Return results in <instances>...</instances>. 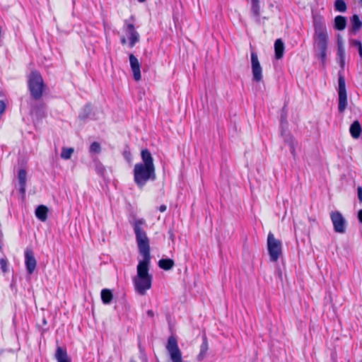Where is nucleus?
<instances>
[{"mask_svg": "<svg viewBox=\"0 0 362 362\" xmlns=\"http://www.w3.org/2000/svg\"><path fill=\"white\" fill-rule=\"evenodd\" d=\"M132 224L139 253L143 257V259L139 262L136 268V276L134 278L144 279V277H152L148 272L151 261L149 240L143 229L145 221L142 218L135 219Z\"/></svg>", "mask_w": 362, "mask_h": 362, "instance_id": "f257e3e1", "label": "nucleus"}, {"mask_svg": "<svg viewBox=\"0 0 362 362\" xmlns=\"http://www.w3.org/2000/svg\"><path fill=\"white\" fill-rule=\"evenodd\" d=\"M141 163L135 164L134 167V180L136 185L143 188L148 181H154L156 179V168L153 158L148 149H143L141 152Z\"/></svg>", "mask_w": 362, "mask_h": 362, "instance_id": "f03ea898", "label": "nucleus"}, {"mask_svg": "<svg viewBox=\"0 0 362 362\" xmlns=\"http://www.w3.org/2000/svg\"><path fill=\"white\" fill-rule=\"evenodd\" d=\"M328 40L329 36L326 27L323 24H316L313 36L314 51L315 57L320 60L323 66L326 63Z\"/></svg>", "mask_w": 362, "mask_h": 362, "instance_id": "7ed1b4c3", "label": "nucleus"}, {"mask_svg": "<svg viewBox=\"0 0 362 362\" xmlns=\"http://www.w3.org/2000/svg\"><path fill=\"white\" fill-rule=\"evenodd\" d=\"M28 83L31 96L35 100H39L42 95L44 88V81L41 75L37 71H32L28 76Z\"/></svg>", "mask_w": 362, "mask_h": 362, "instance_id": "20e7f679", "label": "nucleus"}, {"mask_svg": "<svg viewBox=\"0 0 362 362\" xmlns=\"http://www.w3.org/2000/svg\"><path fill=\"white\" fill-rule=\"evenodd\" d=\"M267 250L270 260L273 262H277L282 254L281 243L275 238L272 232H269L267 236Z\"/></svg>", "mask_w": 362, "mask_h": 362, "instance_id": "39448f33", "label": "nucleus"}, {"mask_svg": "<svg viewBox=\"0 0 362 362\" xmlns=\"http://www.w3.org/2000/svg\"><path fill=\"white\" fill-rule=\"evenodd\" d=\"M338 96V110L340 112H344L347 107L348 101L345 79L344 76L341 75V71H339V73Z\"/></svg>", "mask_w": 362, "mask_h": 362, "instance_id": "423d86ee", "label": "nucleus"}, {"mask_svg": "<svg viewBox=\"0 0 362 362\" xmlns=\"http://www.w3.org/2000/svg\"><path fill=\"white\" fill-rule=\"evenodd\" d=\"M166 349L171 362H182V353L178 347L177 339L174 337L168 338Z\"/></svg>", "mask_w": 362, "mask_h": 362, "instance_id": "0eeeda50", "label": "nucleus"}, {"mask_svg": "<svg viewBox=\"0 0 362 362\" xmlns=\"http://www.w3.org/2000/svg\"><path fill=\"white\" fill-rule=\"evenodd\" d=\"M330 218L333 224L334 230L338 233H344L346 231V221L339 211H332Z\"/></svg>", "mask_w": 362, "mask_h": 362, "instance_id": "6e6552de", "label": "nucleus"}, {"mask_svg": "<svg viewBox=\"0 0 362 362\" xmlns=\"http://www.w3.org/2000/svg\"><path fill=\"white\" fill-rule=\"evenodd\" d=\"M133 282L136 291L140 295H145L146 291L151 288L152 277L134 278Z\"/></svg>", "mask_w": 362, "mask_h": 362, "instance_id": "1a4fd4ad", "label": "nucleus"}, {"mask_svg": "<svg viewBox=\"0 0 362 362\" xmlns=\"http://www.w3.org/2000/svg\"><path fill=\"white\" fill-rule=\"evenodd\" d=\"M251 66L253 80L259 82L262 79V69L258 59L257 53H251Z\"/></svg>", "mask_w": 362, "mask_h": 362, "instance_id": "9d476101", "label": "nucleus"}, {"mask_svg": "<svg viewBox=\"0 0 362 362\" xmlns=\"http://www.w3.org/2000/svg\"><path fill=\"white\" fill-rule=\"evenodd\" d=\"M25 264L28 273L32 274L36 268L37 261L33 252L30 249H26L25 251Z\"/></svg>", "mask_w": 362, "mask_h": 362, "instance_id": "9b49d317", "label": "nucleus"}, {"mask_svg": "<svg viewBox=\"0 0 362 362\" xmlns=\"http://www.w3.org/2000/svg\"><path fill=\"white\" fill-rule=\"evenodd\" d=\"M281 134L284 139V142L288 145V146L290 148L291 153L292 154L293 158H295L296 156V142L294 138L291 134V133L285 129H281Z\"/></svg>", "mask_w": 362, "mask_h": 362, "instance_id": "f8f14e48", "label": "nucleus"}, {"mask_svg": "<svg viewBox=\"0 0 362 362\" xmlns=\"http://www.w3.org/2000/svg\"><path fill=\"white\" fill-rule=\"evenodd\" d=\"M124 30L129 36V47H133L139 41V34L135 30L133 24H127L124 27Z\"/></svg>", "mask_w": 362, "mask_h": 362, "instance_id": "ddd939ff", "label": "nucleus"}, {"mask_svg": "<svg viewBox=\"0 0 362 362\" xmlns=\"http://www.w3.org/2000/svg\"><path fill=\"white\" fill-rule=\"evenodd\" d=\"M129 63L131 69L133 71V76L135 81H138L141 79V71H140V64L137 59V58L133 54H131L129 55Z\"/></svg>", "mask_w": 362, "mask_h": 362, "instance_id": "4468645a", "label": "nucleus"}, {"mask_svg": "<svg viewBox=\"0 0 362 362\" xmlns=\"http://www.w3.org/2000/svg\"><path fill=\"white\" fill-rule=\"evenodd\" d=\"M26 177H27L26 171L24 169L19 170L18 173V179L19 185H20L19 190L23 196H24L25 193Z\"/></svg>", "mask_w": 362, "mask_h": 362, "instance_id": "2eb2a0df", "label": "nucleus"}, {"mask_svg": "<svg viewBox=\"0 0 362 362\" xmlns=\"http://www.w3.org/2000/svg\"><path fill=\"white\" fill-rule=\"evenodd\" d=\"M337 59L341 69L343 70L345 66V49L340 40H338Z\"/></svg>", "mask_w": 362, "mask_h": 362, "instance_id": "dca6fc26", "label": "nucleus"}, {"mask_svg": "<svg viewBox=\"0 0 362 362\" xmlns=\"http://www.w3.org/2000/svg\"><path fill=\"white\" fill-rule=\"evenodd\" d=\"M48 208L45 205L38 206L35 211L36 217L42 222L47 219Z\"/></svg>", "mask_w": 362, "mask_h": 362, "instance_id": "f3484780", "label": "nucleus"}, {"mask_svg": "<svg viewBox=\"0 0 362 362\" xmlns=\"http://www.w3.org/2000/svg\"><path fill=\"white\" fill-rule=\"evenodd\" d=\"M349 132L354 139H358L361 134V126L358 120L354 121L350 126Z\"/></svg>", "mask_w": 362, "mask_h": 362, "instance_id": "a211bd4d", "label": "nucleus"}, {"mask_svg": "<svg viewBox=\"0 0 362 362\" xmlns=\"http://www.w3.org/2000/svg\"><path fill=\"white\" fill-rule=\"evenodd\" d=\"M202 340H203L202 343L200 346L199 354L197 356V360L198 361H202L205 358V357L206 356V354H207L208 349H209L208 341H207L206 336L203 337Z\"/></svg>", "mask_w": 362, "mask_h": 362, "instance_id": "6ab92c4d", "label": "nucleus"}, {"mask_svg": "<svg viewBox=\"0 0 362 362\" xmlns=\"http://www.w3.org/2000/svg\"><path fill=\"white\" fill-rule=\"evenodd\" d=\"M275 57L280 59L283 57L284 52V44L281 39H277L274 42Z\"/></svg>", "mask_w": 362, "mask_h": 362, "instance_id": "aec40b11", "label": "nucleus"}, {"mask_svg": "<svg viewBox=\"0 0 362 362\" xmlns=\"http://www.w3.org/2000/svg\"><path fill=\"white\" fill-rule=\"evenodd\" d=\"M55 358L57 362H71L68 358L67 352L65 349L58 346L55 353Z\"/></svg>", "mask_w": 362, "mask_h": 362, "instance_id": "412c9836", "label": "nucleus"}, {"mask_svg": "<svg viewBox=\"0 0 362 362\" xmlns=\"http://www.w3.org/2000/svg\"><path fill=\"white\" fill-rule=\"evenodd\" d=\"M101 300L102 302L105 304L108 305L111 303L113 298V294L111 291V290L108 288H104L101 291Z\"/></svg>", "mask_w": 362, "mask_h": 362, "instance_id": "4be33fe9", "label": "nucleus"}, {"mask_svg": "<svg viewBox=\"0 0 362 362\" xmlns=\"http://www.w3.org/2000/svg\"><path fill=\"white\" fill-rule=\"evenodd\" d=\"M31 112L35 114L38 117H44L45 116V105L44 103H40L39 105L33 106Z\"/></svg>", "mask_w": 362, "mask_h": 362, "instance_id": "5701e85b", "label": "nucleus"}, {"mask_svg": "<svg viewBox=\"0 0 362 362\" xmlns=\"http://www.w3.org/2000/svg\"><path fill=\"white\" fill-rule=\"evenodd\" d=\"M175 265V262L171 259H161L158 261V266L164 270H170Z\"/></svg>", "mask_w": 362, "mask_h": 362, "instance_id": "b1692460", "label": "nucleus"}, {"mask_svg": "<svg viewBox=\"0 0 362 362\" xmlns=\"http://www.w3.org/2000/svg\"><path fill=\"white\" fill-rule=\"evenodd\" d=\"M74 150L73 148L63 147L61 153V158L64 160L70 159Z\"/></svg>", "mask_w": 362, "mask_h": 362, "instance_id": "393cba45", "label": "nucleus"}, {"mask_svg": "<svg viewBox=\"0 0 362 362\" xmlns=\"http://www.w3.org/2000/svg\"><path fill=\"white\" fill-rule=\"evenodd\" d=\"M334 8L337 11L344 12L347 6L344 0H336L334 2Z\"/></svg>", "mask_w": 362, "mask_h": 362, "instance_id": "a878e982", "label": "nucleus"}, {"mask_svg": "<svg viewBox=\"0 0 362 362\" xmlns=\"http://www.w3.org/2000/svg\"><path fill=\"white\" fill-rule=\"evenodd\" d=\"M252 11L255 16H259L260 12L259 0H251Z\"/></svg>", "mask_w": 362, "mask_h": 362, "instance_id": "bb28decb", "label": "nucleus"}, {"mask_svg": "<svg viewBox=\"0 0 362 362\" xmlns=\"http://www.w3.org/2000/svg\"><path fill=\"white\" fill-rule=\"evenodd\" d=\"M101 151V147L98 142L94 141L90 144V153H100Z\"/></svg>", "mask_w": 362, "mask_h": 362, "instance_id": "cd10ccee", "label": "nucleus"}, {"mask_svg": "<svg viewBox=\"0 0 362 362\" xmlns=\"http://www.w3.org/2000/svg\"><path fill=\"white\" fill-rule=\"evenodd\" d=\"M91 107L90 105H86L82 110V112L79 115V118L82 120L86 119L90 113Z\"/></svg>", "mask_w": 362, "mask_h": 362, "instance_id": "c85d7f7f", "label": "nucleus"}, {"mask_svg": "<svg viewBox=\"0 0 362 362\" xmlns=\"http://www.w3.org/2000/svg\"><path fill=\"white\" fill-rule=\"evenodd\" d=\"M0 268L4 273L8 271V261L6 259H0Z\"/></svg>", "mask_w": 362, "mask_h": 362, "instance_id": "c756f323", "label": "nucleus"}, {"mask_svg": "<svg viewBox=\"0 0 362 362\" xmlns=\"http://www.w3.org/2000/svg\"><path fill=\"white\" fill-rule=\"evenodd\" d=\"M334 23H346V18L343 16H337L334 18Z\"/></svg>", "mask_w": 362, "mask_h": 362, "instance_id": "7c9ffc66", "label": "nucleus"}, {"mask_svg": "<svg viewBox=\"0 0 362 362\" xmlns=\"http://www.w3.org/2000/svg\"><path fill=\"white\" fill-rule=\"evenodd\" d=\"M354 44L356 47H358V53L361 57H362V45L361 42L358 40H354Z\"/></svg>", "mask_w": 362, "mask_h": 362, "instance_id": "2f4dec72", "label": "nucleus"}, {"mask_svg": "<svg viewBox=\"0 0 362 362\" xmlns=\"http://www.w3.org/2000/svg\"><path fill=\"white\" fill-rule=\"evenodd\" d=\"M96 170H97L98 173H99L100 175H103L104 173L105 169L103 165L98 164L96 166Z\"/></svg>", "mask_w": 362, "mask_h": 362, "instance_id": "473e14b6", "label": "nucleus"}, {"mask_svg": "<svg viewBox=\"0 0 362 362\" xmlns=\"http://www.w3.org/2000/svg\"><path fill=\"white\" fill-rule=\"evenodd\" d=\"M350 23H361L358 16L356 14L353 15L351 18Z\"/></svg>", "mask_w": 362, "mask_h": 362, "instance_id": "72a5a7b5", "label": "nucleus"}, {"mask_svg": "<svg viewBox=\"0 0 362 362\" xmlns=\"http://www.w3.org/2000/svg\"><path fill=\"white\" fill-rule=\"evenodd\" d=\"M357 195L360 202H362V187L360 186L357 188Z\"/></svg>", "mask_w": 362, "mask_h": 362, "instance_id": "f704fd0d", "label": "nucleus"}, {"mask_svg": "<svg viewBox=\"0 0 362 362\" xmlns=\"http://www.w3.org/2000/svg\"><path fill=\"white\" fill-rule=\"evenodd\" d=\"M346 24H334V28L337 30H343Z\"/></svg>", "mask_w": 362, "mask_h": 362, "instance_id": "c9c22d12", "label": "nucleus"}, {"mask_svg": "<svg viewBox=\"0 0 362 362\" xmlns=\"http://www.w3.org/2000/svg\"><path fill=\"white\" fill-rule=\"evenodd\" d=\"M281 129H284V125H287V121L284 116H281Z\"/></svg>", "mask_w": 362, "mask_h": 362, "instance_id": "e433bc0d", "label": "nucleus"}, {"mask_svg": "<svg viewBox=\"0 0 362 362\" xmlns=\"http://www.w3.org/2000/svg\"><path fill=\"white\" fill-rule=\"evenodd\" d=\"M5 103L0 100V115L3 113V112L5 110Z\"/></svg>", "mask_w": 362, "mask_h": 362, "instance_id": "4c0bfd02", "label": "nucleus"}, {"mask_svg": "<svg viewBox=\"0 0 362 362\" xmlns=\"http://www.w3.org/2000/svg\"><path fill=\"white\" fill-rule=\"evenodd\" d=\"M124 158H125L128 161H129V160H131V153H130V152L125 151L124 152Z\"/></svg>", "mask_w": 362, "mask_h": 362, "instance_id": "58836bf2", "label": "nucleus"}, {"mask_svg": "<svg viewBox=\"0 0 362 362\" xmlns=\"http://www.w3.org/2000/svg\"><path fill=\"white\" fill-rule=\"evenodd\" d=\"M168 235H169V238L170 239L173 241L174 239H175V234L173 233V231L172 230H168Z\"/></svg>", "mask_w": 362, "mask_h": 362, "instance_id": "ea45409f", "label": "nucleus"}, {"mask_svg": "<svg viewBox=\"0 0 362 362\" xmlns=\"http://www.w3.org/2000/svg\"><path fill=\"white\" fill-rule=\"evenodd\" d=\"M146 315L149 317H153L154 316V313L152 310H148L147 312H146Z\"/></svg>", "mask_w": 362, "mask_h": 362, "instance_id": "a19ab883", "label": "nucleus"}, {"mask_svg": "<svg viewBox=\"0 0 362 362\" xmlns=\"http://www.w3.org/2000/svg\"><path fill=\"white\" fill-rule=\"evenodd\" d=\"M167 207L164 204H162L159 206L158 208V210L160 211V212H164L165 210H166Z\"/></svg>", "mask_w": 362, "mask_h": 362, "instance_id": "79ce46f5", "label": "nucleus"}, {"mask_svg": "<svg viewBox=\"0 0 362 362\" xmlns=\"http://www.w3.org/2000/svg\"><path fill=\"white\" fill-rule=\"evenodd\" d=\"M358 218L359 221L362 223V209L359 210L358 212Z\"/></svg>", "mask_w": 362, "mask_h": 362, "instance_id": "37998d69", "label": "nucleus"}, {"mask_svg": "<svg viewBox=\"0 0 362 362\" xmlns=\"http://www.w3.org/2000/svg\"><path fill=\"white\" fill-rule=\"evenodd\" d=\"M353 25L354 30H356L361 28L362 24H353Z\"/></svg>", "mask_w": 362, "mask_h": 362, "instance_id": "c03bdc74", "label": "nucleus"}, {"mask_svg": "<svg viewBox=\"0 0 362 362\" xmlns=\"http://www.w3.org/2000/svg\"><path fill=\"white\" fill-rule=\"evenodd\" d=\"M121 42H122V44H123V45L126 44V42H127V40H126V38H125L124 37H122L121 38Z\"/></svg>", "mask_w": 362, "mask_h": 362, "instance_id": "a18cd8bd", "label": "nucleus"}, {"mask_svg": "<svg viewBox=\"0 0 362 362\" xmlns=\"http://www.w3.org/2000/svg\"><path fill=\"white\" fill-rule=\"evenodd\" d=\"M146 0H138V1H139L140 3H144L145 2Z\"/></svg>", "mask_w": 362, "mask_h": 362, "instance_id": "49530a36", "label": "nucleus"}, {"mask_svg": "<svg viewBox=\"0 0 362 362\" xmlns=\"http://www.w3.org/2000/svg\"><path fill=\"white\" fill-rule=\"evenodd\" d=\"M129 362H136V361L132 358Z\"/></svg>", "mask_w": 362, "mask_h": 362, "instance_id": "de8ad7c7", "label": "nucleus"}, {"mask_svg": "<svg viewBox=\"0 0 362 362\" xmlns=\"http://www.w3.org/2000/svg\"><path fill=\"white\" fill-rule=\"evenodd\" d=\"M361 1L362 2V0H361Z\"/></svg>", "mask_w": 362, "mask_h": 362, "instance_id": "09e8293b", "label": "nucleus"}]
</instances>
